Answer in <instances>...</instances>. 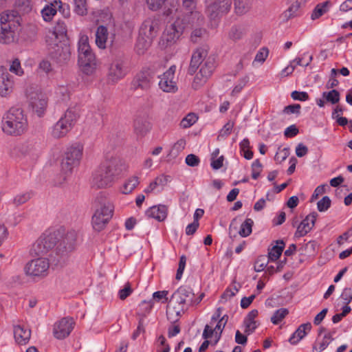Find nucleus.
<instances>
[{
  "label": "nucleus",
  "mask_w": 352,
  "mask_h": 352,
  "mask_svg": "<svg viewBox=\"0 0 352 352\" xmlns=\"http://www.w3.org/2000/svg\"><path fill=\"white\" fill-rule=\"evenodd\" d=\"M78 65L83 73L89 75L96 68V60L91 52L87 36H82L78 42Z\"/></svg>",
  "instance_id": "39448f33"
},
{
  "label": "nucleus",
  "mask_w": 352,
  "mask_h": 352,
  "mask_svg": "<svg viewBox=\"0 0 352 352\" xmlns=\"http://www.w3.org/2000/svg\"><path fill=\"white\" fill-rule=\"evenodd\" d=\"M152 84V77L147 72H143L138 74L133 80V88L135 90L148 91Z\"/></svg>",
  "instance_id": "4be33fe9"
},
{
  "label": "nucleus",
  "mask_w": 352,
  "mask_h": 352,
  "mask_svg": "<svg viewBox=\"0 0 352 352\" xmlns=\"http://www.w3.org/2000/svg\"><path fill=\"white\" fill-rule=\"evenodd\" d=\"M140 184L139 177L133 176L129 177L123 184L122 192L127 195L131 193Z\"/></svg>",
  "instance_id": "ea45409f"
},
{
  "label": "nucleus",
  "mask_w": 352,
  "mask_h": 352,
  "mask_svg": "<svg viewBox=\"0 0 352 352\" xmlns=\"http://www.w3.org/2000/svg\"><path fill=\"white\" fill-rule=\"evenodd\" d=\"M95 206L96 208V210L99 212H101L100 213H102V215L106 214L108 210H110V219L112 217L113 206L105 197L102 195L97 197L95 200Z\"/></svg>",
  "instance_id": "bb28decb"
},
{
  "label": "nucleus",
  "mask_w": 352,
  "mask_h": 352,
  "mask_svg": "<svg viewBox=\"0 0 352 352\" xmlns=\"http://www.w3.org/2000/svg\"><path fill=\"white\" fill-rule=\"evenodd\" d=\"M305 1V0H288L289 6L285 12V16L287 19L294 16L300 6Z\"/></svg>",
  "instance_id": "4c0bfd02"
},
{
  "label": "nucleus",
  "mask_w": 352,
  "mask_h": 352,
  "mask_svg": "<svg viewBox=\"0 0 352 352\" xmlns=\"http://www.w3.org/2000/svg\"><path fill=\"white\" fill-rule=\"evenodd\" d=\"M258 316L256 309L252 310L245 317L244 324L245 326V333L248 335L252 333L257 327V322L254 320Z\"/></svg>",
  "instance_id": "473e14b6"
},
{
  "label": "nucleus",
  "mask_w": 352,
  "mask_h": 352,
  "mask_svg": "<svg viewBox=\"0 0 352 352\" xmlns=\"http://www.w3.org/2000/svg\"><path fill=\"white\" fill-rule=\"evenodd\" d=\"M234 10L237 14H244L247 13L252 6L251 0H234Z\"/></svg>",
  "instance_id": "c9c22d12"
},
{
  "label": "nucleus",
  "mask_w": 352,
  "mask_h": 352,
  "mask_svg": "<svg viewBox=\"0 0 352 352\" xmlns=\"http://www.w3.org/2000/svg\"><path fill=\"white\" fill-rule=\"evenodd\" d=\"M322 98L325 101L335 104L340 101V93L336 89L324 91L322 93Z\"/></svg>",
  "instance_id": "a18cd8bd"
},
{
  "label": "nucleus",
  "mask_w": 352,
  "mask_h": 352,
  "mask_svg": "<svg viewBox=\"0 0 352 352\" xmlns=\"http://www.w3.org/2000/svg\"><path fill=\"white\" fill-rule=\"evenodd\" d=\"M9 71L19 76L23 74V70L21 68L20 60L18 58L14 59L10 64Z\"/></svg>",
  "instance_id": "5fc2aeb1"
},
{
  "label": "nucleus",
  "mask_w": 352,
  "mask_h": 352,
  "mask_svg": "<svg viewBox=\"0 0 352 352\" xmlns=\"http://www.w3.org/2000/svg\"><path fill=\"white\" fill-rule=\"evenodd\" d=\"M268 54L269 51L267 48L263 47L256 54L253 63L255 62L263 63L267 58Z\"/></svg>",
  "instance_id": "e2e57ef3"
},
{
  "label": "nucleus",
  "mask_w": 352,
  "mask_h": 352,
  "mask_svg": "<svg viewBox=\"0 0 352 352\" xmlns=\"http://www.w3.org/2000/svg\"><path fill=\"white\" fill-rule=\"evenodd\" d=\"M38 68L45 74H49L53 71L51 63L48 60H43L39 63Z\"/></svg>",
  "instance_id": "774afa93"
},
{
  "label": "nucleus",
  "mask_w": 352,
  "mask_h": 352,
  "mask_svg": "<svg viewBox=\"0 0 352 352\" xmlns=\"http://www.w3.org/2000/svg\"><path fill=\"white\" fill-rule=\"evenodd\" d=\"M67 32V26L64 22L58 21L54 27V31L46 37L47 45H52V41H57L58 34L64 35Z\"/></svg>",
  "instance_id": "2f4dec72"
},
{
  "label": "nucleus",
  "mask_w": 352,
  "mask_h": 352,
  "mask_svg": "<svg viewBox=\"0 0 352 352\" xmlns=\"http://www.w3.org/2000/svg\"><path fill=\"white\" fill-rule=\"evenodd\" d=\"M249 80L248 76H244L243 78H241L238 82V84L234 87L232 94L235 95L241 92L242 89L245 86V85L248 83Z\"/></svg>",
  "instance_id": "0e129e2a"
},
{
  "label": "nucleus",
  "mask_w": 352,
  "mask_h": 352,
  "mask_svg": "<svg viewBox=\"0 0 352 352\" xmlns=\"http://www.w3.org/2000/svg\"><path fill=\"white\" fill-rule=\"evenodd\" d=\"M26 97L32 111L41 117L47 106V98L45 94L37 87H29L26 90Z\"/></svg>",
  "instance_id": "6e6552de"
},
{
  "label": "nucleus",
  "mask_w": 352,
  "mask_h": 352,
  "mask_svg": "<svg viewBox=\"0 0 352 352\" xmlns=\"http://www.w3.org/2000/svg\"><path fill=\"white\" fill-rule=\"evenodd\" d=\"M10 156L27 164H32L38 159V153L34 144L24 142L14 146L10 151Z\"/></svg>",
  "instance_id": "1a4fd4ad"
},
{
  "label": "nucleus",
  "mask_w": 352,
  "mask_h": 352,
  "mask_svg": "<svg viewBox=\"0 0 352 352\" xmlns=\"http://www.w3.org/2000/svg\"><path fill=\"white\" fill-rule=\"evenodd\" d=\"M169 176L164 175L157 177L144 190V192L148 194L152 192L157 186H164L169 181Z\"/></svg>",
  "instance_id": "f704fd0d"
},
{
  "label": "nucleus",
  "mask_w": 352,
  "mask_h": 352,
  "mask_svg": "<svg viewBox=\"0 0 352 352\" xmlns=\"http://www.w3.org/2000/svg\"><path fill=\"white\" fill-rule=\"evenodd\" d=\"M331 201L328 196H324L317 203V208L320 212L327 211L331 206Z\"/></svg>",
  "instance_id": "4d7b16f0"
},
{
  "label": "nucleus",
  "mask_w": 352,
  "mask_h": 352,
  "mask_svg": "<svg viewBox=\"0 0 352 352\" xmlns=\"http://www.w3.org/2000/svg\"><path fill=\"white\" fill-rule=\"evenodd\" d=\"M289 314L286 308H280L276 310L271 318V321L274 324H278Z\"/></svg>",
  "instance_id": "09e8293b"
},
{
  "label": "nucleus",
  "mask_w": 352,
  "mask_h": 352,
  "mask_svg": "<svg viewBox=\"0 0 352 352\" xmlns=\"http://www.w3.org/2000/svg\"><path fill=\"white\" fill-rule=\"evenodd\" d=\"M185 27L183 20L177 18L174 23L166 28L160 39V45L163 47H166L175 43Z\"/></svg>",
  "instance_id": "9b49d317"
},
{
  "label": "nucleus",
  "mask_w": 352,
  "mask_h": 352,
  "mask_svg": "<svg viewBox=\"0 0 352 352\" xmlns=\"http://www.w3.org/2000/svg\"><path fill=\"white\" fill-rule=\"evenodd\" d=\"M59 232L42 234L32 245L30 250L32 256H43L52 250L57 243Z\"/></svg>",
  "instance_id": "9d476101"
},
{
  "label": "nucleus",
  "mask_w": 352,
  "mask_h": 352,
  "mask_svg": "<svg viewBox=\"0 0 352 352\" xmlns=\"http://www.w3.org/2000/svg\"><path fill=\"white\" fill-rule=\"evenodd\" d=\"M16 7L22 12L28 13L32 10L30 0H16Z\"/></svg>",
  "instance_id": "3c124183"
},
{
  "label": "nucleus",
  "mask_w": 352,
  "mask_h": 352,
  "mask_svg": "<svg viewBox=\"0 0 352 352\" xmlns=\"http://www.w3.org/2000/svg\"><path fill=\"white\" fill-rule=\"evenodd\" d=\"M79 117L76 108H69L59 120L52 127L51 135L54 138L65 137L72 129Z\"/></svg>",
  "instance_id": "423d86ee"
},
{
  "label": "nucleus",
  "mask_w": 352,
  "mask_h": 352,
  "mask_svg": "<svg viewBox=\"0 0 352 352\" xmlns=\"http://www.w3.org/2000/svg\"><path fill=\"white\" fill-rule=\"evenodd\" d=\"M341 298L344 300V303L348 305L352 300V289L351 287H345L341 294Z\"/></svg>",
  "instance_id": "338daca9"
},
{
  "label": "nucleus",
  "mask_w": 352,
  "mask_h": 352,
  "mask_svg": "<svg viewBox=\"0 0 352 352\" xmlns=\"http://www.w3.org/2000/svg\"><path fill=\"white\" fill-rule=\"evenodd\" d=\"M208 50L205 47L198 48L192 54L190 67L188 68V74L193 75L197 68L205 61L209 56H208Z\"/></svg>",
  "instance_id": "aec40b11"
},
{
  "label": "nucleus",
  "mask_w": 352,
  "mask_h": 352,
  "mask_svg": "<svg viewBox=\"0 0 352 352\" xmlns=\"http://www.w3.org/2000/svg\"><path fill=\"white\" fill-rule=\"evenodd\" d=\"M74 11L80 16L87 13V0H74Z\"/></svg>",
  "instance_id": "de8ad7c7"
},
{
  "label": "nucleus",
  "mask_w": 352,
  "mask_h": 352,
  "mask_svg": "<svg viewBox=\"0 0 352 352\" xmlns=\"http://www.w3.org/2000/svg\"><path fill=\"white\" fill-rule=\"evenodd\" d=\"M153 40L147 38L140 35L138 36L135 47L138 54H144V52L151 46Z\"/></svg>",
  "instance_id": "79ce46f5"
},
{
  "label": "nucleus",
  "mask_w": 352,
  "mask_h": 352,
  "mask_svg": "<svg viewBox=\"0 0 352 352\" xmlns=\"http://www.w3.org/2000/svg\"><path fill=\"white\" fill-rule=\"evenodd\" d=\"M197 118L194 113H189L183 118L180 122L181 127L186 129L192 126L197 121Z\"/></svg>",
  "instance_id": "864d4df0"
},
{
  "label": "nucleus",
  "mask_w": 352,
  "mask_h": 352,
  "mask_svg": "<svg viewBox=\"0 0 352 352\" xmlns=\"http://www.w3.org/2000/svg\"><path fill=\"white\" fill-rule=\"evenodd\" d=\"M232 7V0H214L207 6L206 14L210 20H217L228 14Z\"/></svg>",
  "instance_id": "2eb2a0df"
},
{
  "label": "nucleus",
  "mask_w": 352,
  "mask_h": 352,
  "mask_svg": "<svg viewBox=\"0 0 352 352\" xmlns=\"http://www.w3.org/2000/svg\"><path fill=\"white\" fill-rule=\"evenodd\" d=\"M79 234L76 231H68L51 253V261L56 265L65 264L69 254L75 250Z\"/></svg>",
  "instance_id": "20e7f679"
},
{
  "label": "nucleus",
  "mask_w": 352,
  "mask_h": 352,
  "mask_svg": "<svg viewBox=\"0 0 352 352\" xmlns=\"http://www.w3.org/2000/svg\"><path fill=\"white\" fill-rule=\"evenodd\" d=\"M110 210H108V212L102 215L101 212H98L96 210V212L92 217V224L94 228L97 231H100L102 230L105 225L108 223L110 219Z\"/></svg>",
  "instance_id": "c85d7f7f"
},
{
  "label": "nucleus",
  "mask_w": 352,
  "mask_h": 352,
  "mask_svg": "<svg viewBox=\"0 0 352 352\" xmlns=\"http://www.w3.org/2000/svg\"><path fill=\"white\" fill-rule=\"evenodd\" d=\"M186 146V141L184 139H179L177 140L172 147L170 151V155L172 156H177L182 152Z\"/></svg>",
  "instance_id": "8fccbe9b"
},
{
  "label": "nucleus",
  "mask_w": 352,
  "mask_h": 352,
  "mask_svg": "<svg viewBox=\"0 0 352 352\" xmlns=\"http://www.w3.org/2000/svg\"><path fill=\"white\" fill-rule=\"evenodd\" d=\"M334 339L333 338V334L331 332H326L324 335L322 340L319 343V349H317L316 346H313V352H321L324 350L329 344L333 341Z\"/></svg>",
  "instance_id": "c03bdc74"
},
{
  "label": "nucleus",
  "mask_w": 352,
  "mask_h": 352,
  "mask_svg": "<svg viewBox=\"0 0 352 352\" xmlns=\"http://www.w3.org/2000/svg\"><path fill=\"white\" fill-rule=\"evenodd\" d=\"M48 46L52 60L60 66L68 63L71 58L69 45L65 43L52 41V45Z\"/></svg>",
  "instance_id": "ddd939ff"
},
{
  "label": "nucleus",
  "mask_w": 352,
  "mask_h": 352,
  "mask_svg": "<svg viewBox=\"0 0 352 352\" xmlns=\"http://www.w3.org/2000/svg\"><path fill=\"white\" fill-rule=\"evenodd\" d=\"M168 4L170 7L165 8L166 10L164 12V14L166 16H170L175 13L178 9V3L177 0H168Z\"/></svg>",
  "instance_id": "052dcab7"
},
{
  "label": "nucleus",
  "mask_w": 352,
  "mask_h": 352,
  "mask_svg": "<svg viewBox=\"0 0 352 352\" xmlns=\"http://www.w3.org/2000/svg\"><path fill=\"white\" fill-rule=\"evenodd\" d=\"M311 329V324L310 322L302 324L295 331V332L290 337L289 342L292 344H297L300 340H302Z\"/></svg>",
  "instance_id": "c756f323"
},
{
  "label": "nucleus",
  "mask_w": 352,
  "mask_h": 352,
  "mask_svg": "<svg viewBox=\"0 0 352 352\" xmlns=\"http://www.w3.org/2000/svg\"><path fill=\"white\" fill-rule=\"evenodd\" d=\"M14 336L16 342L19 344H25L30 339L31 331L20 325H17L14 328Z\"/></svg>",
  "instance_id": "cd10ccee"
},
{
  "label": "nucleus",
  "mask_w": 352,
  "mask_h": 352,
  "mask_svg": "<svg viewBox=\"0 0 352 352\" xmlns=\"http://www.w3.org/2000/svg\"><path fill=\"white\" fill-rule=\"evenodd\" d=\"M228 320V316L224 315L219 320L216 327H214V330H216V336L217 339H219L221 334Z\"/></svg>",
  "instance_id": "603ef678"
},
{
  "label": "nucleus",
  "mask_w": 352,
  "mask_h": 352,
  "mask_svg": "<svg viewBox=\"0 0 352 352\" xmlns=\"http://www.w3.org/2000/svg\"><path fill=\"white\" fill-rule=\"evenodd\" d=\"M157 22L147 19L142 24L139 31V35L153 40L157 34Z\"/></svg>",
  "instance_id": "b1692460"
},
{
  "label": "nucleus",
  "mask_w": 352,
  "mask_h": 352,
  "mask_svg": "<svg viewBox=\"0 0 352 352\" xmlns=\"http://www.w3.org/2000/svg\"><path fill=\"white\" fill-rule=\"evenodd\" d=\"M318 217V213L313 212L307 215L298 226L295 233L296 237H301L306 235L314 226Z\"/></svg>",
  "instance_id": "412c9836"
},
{
  "label": "nucleus",
  "mask_w": 352,
  "mask_h": 352,
  "mask_svg": "<svg viewBox=\"0 0 352 352\" xmlns=\"http://www.w3.org/2000/svg\"><path fill=\"white\" fill-rule=\"evenodd\" d=\"M60 6V0H52L41 10L44 21H50L57 13L58 7Z\"/></svg>",
  "instance_id": "a878e982"
},
{
  "label": "nucleus",
  "mask_w": 352,
  "mask_h": 352,
  "mask_svg": "<svg viewBox=\"0 0 352 352\" xmlns=\"http://www.w3.org/2000/svg\"><path fill=\"white\" fill-rule=\"evenodd\" d=\"M253 223L254 222L251 219H246L241 224L239 234L243 237L249 236L252 233Z\"/></svg>",
  "instance_id": "49530a36"
},
{
  "label": "nucleus",
  "mask_w": 352,
  "mask_h": 352,
  "mask_svg": "<svg viewBox=\"0 0 352 352\" xmlns=\"http://www.w3.org/2000/svg\"><path fill=\"white\" fill-rule=\"evenodd\" d=\"M245 34V30L242 26H233L229 32V38L234 41H239Z\"/></svg>",
  "instance_id": "37998d69"
},
{
  "label": "nucleus",
  "mask_w": 352,
  "mask_h": 352,
  "mask_svg": "<svg viewBox=\"0 0 352 352\" xmlns=\"http://www.w3.org/2000/svg\"><path fill=\"white\" fill-rule=\"evenodd\" d=\"M82 155V146L74 145L69 147L61 162V170L67 174L79 164Z\"/></svg>",
  "instance_id": "f8f14e48"
},
{
  "label": "nucleus",
  "mask_w": 352,
  "mask_h": 352,
  "mask_svg": "<svg viewBox=\"0 0 352 352\" xmlns=\"http://www.w3.org/2000/svg\"><path fill=\"white\" fill-rule=\"evenodd\" d=\"M126 169L123 160L118 157H111L104 162L95 172L92 186L103 188L109 186L115 178Z\"/></svg>",
  "instance_id": "f257e3e1"
},
{
  "label": "nucleus",
  "mask_w": 352,
  "mask_h": 352,
  "mask_svg": "<svg viewBox=\"0 0 352 352\" xmlns=\"http://www.w3.org/2000/svg\"><path fill=\"white\" fill-rule=\"evenodd\" d=\"M151 129V124L144 118H138L134 121V130L136 134L144 135Z\"/></svg>",
  "instance_id": "7c9ffc66"
},
{
  "label": "nucleus",
  "mask_w": 352,
  "mask_h": 352,
  "mask_svg": "<svg viewBox=\"0 0 352 352\" xmlns=\"http://www.w3.org/2000/svg\"><path fill=\"white\" fill-rule=\"evenodd\" d=\"M289 148H284L283 149H278V151L276 153L275 156H274V160L279 162V163H281L282 162H283L284 160H285L287 159V157L289 156Z\"/></svg>",
  "instance_id": "680f3d73"
},
{
  "label": "nucleus",
  "mask_w": 352,
  "mask_h": 352,
  "mask_svg": "<svg viewBox=\"0 0 352 352\" xmlns=\"http://www.w3.org/2000/svg\"><path fill=\"white\" fill-rule=\"evenodd\" d=\"M204 296V293H201L197 298L193 292L191 287H179L177 290L173 293L169 301L168 307H172L174 309H183L185 304L199 303Z\"/></svg>",
  "instance_id": "0eeeda50"
},
{
  "label": "nucleus",
  "mask_w": 352,
  "mask_h": 352,
  "mask_svg": "<svg viewBox=\"0 0 352 352\" xmlns=\"http://www.w3.org/2000/svg\"><path fill=\"white\" fill-rule=\"evenodd\" d=\"M299 250L301 251L302 254H313L316 252L315 241H311L307 242L305 244H303L300 248Z\"/></svg>",
  "instance_id": "13d9d810"
},
{
  "label": "nucleus",
  "mask_w": 352,
  "mask_h": 352,
  "mask_svg": "<svg viewBox=\"0 0 352 352\" xmlns=\"http://www.w3.org/2000/svg\"><path fill=\"white\" fill-rule=\"evenodd\" d=\"M108 32L106 27L100 25L96 32V43L102 49L106 47V43L107 41Z\"/></svg>",
  "instance_id": "72a5a7b5"
},
{
  "label": "nucleus",
  "mask_w": 352,
  "mask_h": 352,
  "mask_svg": "<svg viewBox=\"0 0 352 352\" xmlns=\"http://www.w3.org/2000/svg\"><path fill=\"white\" fill-rule=\"evenodd\" d=\"M14 78L6 67H0V96H8L13 91Z\"/></svg>",
  "instance_id": "6ab92c4d"
},
{
  "label": "nucleus",
  "mask_w": 352,
  "mask_h": 352,
  "mask_svg": "<svg viewBox=\"0 0 352 352\" xmlns=\"http://www.w3.org/2000/svg\"><path fill=\"white\" fill-rule=\"evenodd\" d=\"M185 20L192 25H199L203 23L204 17L198 11H190L188 13L186 12Z\"/></svg>",
  "instance_id": "a19ab883"
},
{
  "label": "nucleus",
  "mask_w": 352,
  "mask_h": 352,
  "mask_svg": "<svg viewBox=\"0 0 352 352\" xmlns=\"http://www.w3.org/2000/svg\"><path fill=\"white\" fill-rule=\"evenodd\" d=\"M176 66L172 65L162 76H159V87L164 92L175 93L177 90L175 73Z\"/></svg>",
  "instance_id": "f3484780"
},
{
  "label": "nucleus",
  "mask_w": 352,
  "mask_h": 352,
  "mask_svg": "<svg viewBox=\"0 0 352 352\" xmlns=\"http://www.w3.org/2000/svg\"><path fill=\"white\" fill-rule=\"evenodd\" d=\"M234 123L233 122H228L221 129L218 135V139L228 137L232 132Z\"/></svg>",
  "instance_id": "6e6d98bb"
},
{
  "label": "nucleus",
  "mask_w": 352,
  "mask_h": 352,
  "mask_svg": "<svg viewBox=\"0 0 352 352\" xmlns=\"http://www.w3.org/2000/svg\"><path fill=\"white\" fill-rule=\"evenodd\" d=\"M50 263L47 259L38 258L28 262L25 267V273L28 276L43 277L47 274Z\"/></svg>",
  "instance_id": "dca6fc26"
},
{
  "label": "nucleus",
  "mask_w": 352,
  "mask_h": 352,
  "mask_svg": "<svg viewBox=\"0 0 352 352\" xmlns=\"http://www.w3.org/2000/svg\"><path fill=\"white\" fill-rule=\"evenodd\" d=\"M74 321L72 318H63L54 326V336L56 338L62 340L67 337L74 326Z\"/></svg>",
  "instance_id": "a211bd4d"
},
{
  "label": "nucleus",
  "mask_w": 352,
  "mask_h": 352,
  "mask_svg": "<svg viewBox=\"0 0 352 352\" xmlns=\"http://www.w3.org/2000/svg\"><path fill=\"white\" fill-rule=\"evenodd\" d=\"M330 5V1H326L322 3L318 4L314 10H313L311 19L312 20H316L322 16L324 14H325L329 10V7Z\"/></svg>",
  "instance_id": "58836bf2"
},
{
  "label": "nucleus",
  "mask_w": 352,
  "mask_h": 352,
  "mask_svg": "<svg viewBox=\"0 0 352 352\" xmlns=\"http://www.w3.org/2000/svg\"><path fill=\"white\" fill-rule=\"evenodd\" d=\"M30 199L29 192L21 193L16 195L13 199V204L16 206H20L25 204Z\"/></svg>",
  "instance_id": "bf43d9fd"
},
{
  "label": "nucleus",
  "mask_w": 352,
  "mask_h": 352,
  "mask_svg": "<svg viewBox=\"0 0 352 352\" xmlns=\"http://www.w3.org/2000/svg\"><path fill=\"white\" fill-rule=\"evenodd\" d=\"M200 69L196 74L192 84V86L195 89H198L203 85L212 75L215 68L214 57L209 56L200 65Z\"/></svg>",
  "instance_id": "4468645a"
},
{
  "label": "nucleus",
  "mask_w": 352,
  "mask_h": 352,
  "mask_svg": "<svg viewBox=\"0 0 352 352\" xmlns=\"http://www.w3.org/2000/svg\"><path fill=\"white\" fill-rule=\"evenodd\" d=\"M146 215L148 218L162 221L167 217V207L164 205L153 206L146 211Z\"/></svg>",
  "instance_id": "393cba45"
},
{
  "label": "nucleus",
  "mask_w": 352,
  "mask_h": 352,
  "mask_svg": "<svg viewBox=\"0 0 352 352\" xmlns=\"http://www.w3.org/2000/svg\"><path fill=\"white\" fill-rule=\"evenodd\" d=\"M28 126L27 118L20 107H11L3 118L2 129L11 135H19Z\"/></svg>",
  "instance_id": "f03ea898"
},
{
  "label": "nucleus",
  "mask_w": 352,
  "mask_h": 352,
  "mask_svg": "<svg viewBox=\"0 0 352 352\" xmlns=\"http://www.w3.org/2000/svg\"><path fill=\"white\" fill-rule=\"evenodd\" d=\"M237 287H234V290L228 288L221 296V302H226L229 298L234 296L238 292Z\"/></svg>",
  "instance_id": "69168bd1"
},
{
  "label": "nucleus",
  "mask_w": 352,
  "mask_h": 352,
  "mask_svg": "<svg viewBox=\"0 0 352 352\" xmlns=\"http://www.w3.org/2000/svg\"><path fill=\"white\" fill-rule=\"evenodd\" d=\"M285 248V243L282 240L276 241V245L273 246L268 252L269 259L271 261L277 260L282 254Z\"/></svg>",
  "instance_id": "e433bc0d"
},
{
  "label": "nucleus",
  "mask_w": 352,
  "mask_h": 352,
  "mask_svg": "<svg viewBox=\"0 0 352 352\" xmlns=\"http://www.w3.org/2000/svg\"><path fill=\"white\" fill-rule=\"evenodd\" d=\"M126 71L121 60H115L110 65L108 79L111 82H116L124 76Z\"/></svg>",
  "instance_id": "5701e85b"
},
{
  "label": "nucleus",
  "mask_w": 352,
  "mask_h": 352,
  "mask_svg": "<svg viewBox=\"0 0 352 352\" xmlns=\"http://www.w3.org/2000/svg\"><path fill=\"white\" fill-rule=\"evenodd\" d=\"M20 16L13 10L0 14V43L9 44L14 41L20 30Z\"/></svg>",
  "instance_id": "7ed1b4c3"
}]
</instances>
